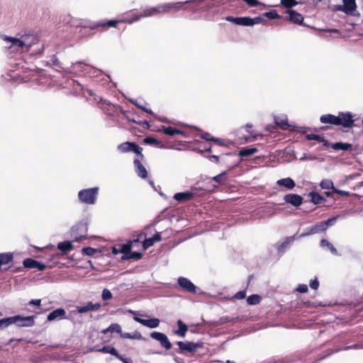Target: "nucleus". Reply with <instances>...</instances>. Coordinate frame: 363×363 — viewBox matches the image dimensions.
Instances as JSON below:
<instances>
[{
	"instance_id": "obj_40",
	"label": "nucleus",
	"mask_w": 363,
	"mask_h": 363,
	"mask_svg": "<svg viewBox=\"0 0 363 363\" xmlns=\"http://www.w3.org/2000/svg\"><path fill=\"white\" fill-rule=\"evenodd\" d=\"M261 296L258 294H252L247 298V302L249 305H256L261 301Z\"/></svg>"
},
{
	"instance_id": "obj_46",
	"label": "nucleus",
	"mask_w": 363,
	"mask_h": 363,
	"mask_svg": "<svg viewBox=\"0 0 363 363\" xmlns=\"http://www.w3.org/2000/svg\"><path fill=\"white\" fill-rule=\"evenodd\" d=\"M338 217H339V216H333V217H331V218H328L326 220L321 221L323 224V223L325 224L324 225V228H325V230H327V228L329 226H332V225H334V223H335V221L337 220Z\"/></svg>"
},
{
	"instance_id": "obj_29",
	"label": "nucleus",
	"mask_w": 363,
	"mask_h": 363,
	"mask_svg": "<svg viewBox=\"0 0 363 363\" xmlns=\"http://www.w3.org/2000/svg\"><path fill=\"white\" fill-rule=\"evenodd\" d=\"M320 245L321 247L328 250L333 255H338L337 250L328 240L322 239Z\"/></svg>"
},
{
	"instance_id": "obj_45",
	"label": "nucleus",
	"mask_w": 363,
	"mask_h": 363,
	"mask_svg": "<svg viewBox=\"0 0 363 363\" xmlns=\"http://www.w3.org/2000/svg\"><path fill=\"white\" fill-rule=\"evenodd\" d=\"M12 325V320L11 317L0 319V330H3Z\"/></svg>"
},
{
	"instance_id": "obj_62",
	"label": "nucleus",
	"mask_w": 363,
	"mask_h": 363,
	"mask_svg": "<svg viewBox=\"0 0 363 363\" xmlns=\"http://www.w3.org/2000/svg\"><path fill=\"white\" fill-rule=\"evenodd\" d=\"M142 257V253L139 252H130L128 258L133 259H139Z\"/></svg>"
},
{
	"instance_id": "obj_31",
	"label": "nucleus",
	"mask_w": 363,
	"mask_h": 363,
	"mask_svg": "<svg viewBox=\"0 0 363 363\" xmlns=\"http://www.w3.org/2000/svg\"><path fill=\"white\" fill-rule=\"evenodd\" d=\"M13 259V254L12 252L0 253V266L10 263L12 262Z\"/></svg>"
},
{
	"instance_id": "obj_26",
	"label": "nucleus",
	"mask_w": 363,
	"mask_h": 363,
	"mask_svg": "<svg viewBox=\"0 0 363 363\" xmlns=\"http://www.w3.org/2000/svg\"><path fill=\"white\" fill-rule=\"evenodd\" d=\"M74 246L72 241H63L57 244V248L62 253L67 254L73 249Z\"/></svg>"
},
{
	"instance_id": "obj_20",
	"label": "nucleus",
	"mask_w": 363,
	"mask_h": 363,
	"mask_svg": "<svg viewBox=\"0 0 363 363\" xmlns=\"http://www.w3.org/2000/svg\"><path fill=\"white\" fill-rule=\"evenodd\" d=\"M65 310L62 308H59L50 312L47 317V320L50 322L60 320L65 317Z\"/></svg>"
},
{
	"instance_id": "obj_49",
	"label": "nucleus",
	"mask_w": 363,
	"mask_h": 363,
	"mask_svg": "<svg viewBox=\"0 0 363 363\" xmlns=\"http://www.w3.org/2000/svg\"><path fill=\"white\" fill-rule=\"evenodd\" d=\"M240 26H252V18L249 16L240 17Z\"/></svg>"
},
{
	"instance_id": "obj_56",
	"label": "nucleus",
	"mask_w": 363,
	"mask_h": 363,
	"mask_svg": "<svg viewBox=\"0 0 363 363\" xmlns=\"http://www.w3.org/2000/svg\"><path fill=\"white\" fill-rule=\"evenodd\" d=\"M225 20L228 22H231L240 26V17H233L231 16H228L225 17Z\"/></svg>"
},
{
	"instance_id": "obj_21",
	"label": "nucleus",
	"mask_w": 363,
	"mask_h": 363,
	"mask_svg": "<svg viewBox=\"0 0 363 363\" xmlns=\"http://www.w3.org/2000/svg\"><path fill=\"white\" fill-rule=\"evenodd\" d=\"M134 167L135 169V172L138 176L141 177L142 179H145L147 177V172L145 167L143 165L140 161L138 159H135L134 160Z\"/></svg>"
},
{
	"instance_id": "obj_23",
	"label": "nucleus",
	"mask_w": 363,
	"mask_h": 363,
	"mask_svg": "<svg viewBox=\"0 0 363 363\" xmlns=\"http://www.w3.org/2000/svg\"><path fill=\"white\" fill-rule=\"evenodd\" d=\"M159 131L164 133L166 135L174 136L175 135H184V132L177 128H172L171 126L162 125Z\"/></svg>"
},
{
	"instance_id": "obj_3",
	"label": "nucleus",
	"mask_w": 363,
	"mask_h": 363,
	"mask_svg": "<svg viewBox=\"0 0 363 363\" xmlns=\"http://www.w3.org/2000/svg\"><path fill=\"white\" fill-rule=\"evenodd\" d=\"M99 191L98 186L83 189L78 192V200L80 203L86 205H94L97 201Z\"/></svg>"
},
{
	"instance_id": "obj_59",
	"label": "nucleus",
	"mask_w": 363,
	"mask_h": 363,
	"mask_svg": "<svg viewBox=\"0 0 363 363\" xmlns=\"http://www.w3.org/2000/svg\"><path fill=\"white\" fill-rule=\"evenodd\" d=\"M132 248V244L129 242L125 245L122 246L121 252L124 254H128L130 252Z\"/></svg>"
},
{
	"instance_id": "obj_37",
	"label": "nucleus",
	"mask_w": 363,
	"mask_h": 363,
	"mask_svg": "<svg viewBox=\"0 0 363 363\" xmlns=\"http://www.w3.org/2000/svg\"><path fill=\"white\" fill-rule=\"evenodd\" d=\"M97 352H101L103 353H108L111 354L116 357L118 356V351L112 346L110 345H105L102 348H100L99 350H97Z\"/></svg>"
},
{
	"instance_id": "obj_64",
	"label": "nucleus",
	"mask_w": 363,
	"mask_h": 363,
	"mask_svg": "<svg viewBox=\"0 0 363 363\" xmlns=\"http://www.w3.org/2000/svg\"><path fill=\"white\" fill-rule=\"evenodd\" d=\"M116 358L120 359L123 363H133V361L130 358H125L123 356H121L119 353L118 356H117Z\"/></svg>"
},
{
	"instance_id": "obj_44",
	"label": "nucleus",
	"mask_w": 363,
	"mask_h": 363,
	"mask_svg": "<svg viewBox=\"0 0 363 363\" xmlns=\"http://www.w3.org/2000/svg\"><path fill=\"white\" fill-rule=\"evenodd\" d=\"M82 252L83 255L87 256H94L96 252H99V250L96 248H93L91 247H86L82 248Z\"/></svg>"
},
{
	"instance_id": "obj_17",
	"label": "nucleus",
	"mask_w": 363,
	"mask_h": 363,
	"mask_svg": "<svg viewBox=\"0 0 363 363\" xmlns=\"http://www.w3.org/2000/svg\"><path fill=\"white\" fill-rule=\"evenodd\" d=\"M101 307V305L99 303H93L91 301H89L84 306H77L76 310L79 313H85L89 311H96Z\"/></svg>"
},
{
	"instance_id": "obj_27",
	"label": "nucleus",
	"mask_w": 363,
	"mask_h": 363,
	"mask_svg": "<svg viewBox=\"0 0 363 363\" xmlns=\"http://www.w3.org/2000/svg\"><path fill=\"white\" fill-rule=\"evenodd\" d=\"M177 323L178 325V330L174 331V334L181 337H184L188 330L187 325L184 323L182 320H178Z\"/></svg>"
},
{
	"instance_id": "obj_11",
	"label": "nucleus",
	"mask_w": 363,
	"mask_h": 363,
	"mask_svg": "<svg viewBox=\"0 0 363 363\" xmlns=\"http://www.w3.org/2000/svg\"><path fill=\"white\" fill-rule=\"evenodd\" d=\"M197 188H191L190 191L176 193L173 198L179 202H184L194 197L197 194Z\"/></svg>"
},
{
	"instance_id": "obj_39",
	"label": "nucleus",
	"mask_w": 363,
	"mask_h": 363,
	"mask_svg": "<svg viewBox=\"0 0 363 363\" xmlns=\"http://www.w3.org/2000/svg\"><path fill=\"white\" fill-rule=\"evenodd\" d=\"M320 186L323 189H332L333 191L335 189L333 181L328 179H323L320 183Z\"/></svg>"
},
{
	"instance_id": "obj_54",
	"label": "nucleus",
	"mask_w": 363,
	"mask_h": 363,
	"mask_svg": "<svg viewBox=\"0 0 363 363\" xmlns=\"http://www.w3.org/2000/svg\"><path fill=\"white\" fill-rule=\"evenodd\" d=\"M144 142L147 144H150V145H158L160 144V141L158 140L156 138H154L152 137H146L144 140Z\"/></svg>"
},
{
	"instance_id": "obj_50",
	"label": "nucleus",
	"mask_w": 363,
	"mask_h": 363,
	"mask_svg": "<svg viewBox=\"0 0 363 363\" xmlns=\"http://www.w3.org/2000/svg\"><path fill=\"white\" fill-rule=\"evenodd\" d=\"M306 139L308 140H314L318 143H322L323 141H324V137L319 135H316V134H308L306 135Z\"/></svg>"
},
{
	"instance_id": "obj_8",
	"label": "nucleus",
	"mask_w": 363,
	"mask_h": 363,
	"mask_svg": "<svg viewBox=\"0 0 363 363\" xmlns=\"http://www.w3.org/2000/svg\"><path fill=\"white\" fill-rule=\"evenodd\" d=\"M343 5H337L335 7L337 11H342L347 15H354L357 4L355 0H342Z\"/></svg>"
},
{
	"instance_id": "obj_55",
	"label": "nucleus",
	"mask_w": 363,
	"mask_h": 363,
	"mask_svg": "<svg viewBox=\"0 0 363 363\" xmlns=\"http://www.w3.org/2000/svg\"><path fill=\"white\" fill-rule=\"evenodd\" d=\"M314 235L313 234V232H312V228L311 227H308L306 228L303 233H302L301 234H300L298 238H305V237H307V236H309V235Z\"/></svg>"
},
{
	"instance_id": "obj_47",
	"label": "nucleus",
	"mask_w": 363,
	"mask_h": 363,
	"mask_svg": "<svg viewBox=\"0 0 363 363\" xmlns=\"http://www.w3.org/2000/svg\"><path fill=\"white\" fill-rule=\"evenodd\" d=\"M281 4L288 9L296 6L298 2L296 0H281Z\"/></svg>"
},
{
	"instance_id": "obj_18",
	"label": "nucleus",
	"mask_w": 363,
	"mask_h": 363,
	"mask_svg": "<svg viewBox=\"0 0 363 363\" xmlns=\"http://www.w3.org/2000/svg\"><path fill=\"white\" fill-rule=\"evenodd\" d=\"M296 235H297V234H295L292 236L286 238L285 240L281 244H279L278 245L277 251L280 255H284V252H286V250L290 247V246L294 242V240L296 238Z\"/></svg>"
},
{
	"instance_id": "obj_33",
	"label": "nucleus",
	"mask_w": 363,
	"mask_h": 363,
	"mask_svg": "<svg viewBox=\"0 0 363 363\" xmlns=\"http://www.w3.org/2000/svg\"><path fill=\"white\" fill-rule=\"evenodd\" d=\"M49 64L55 67L56 70L60 71V69L66 72L67 67H64L62 63L59 61L55 55H52L48 62Z\"/></svg>"
},
{
	"instance_id": "obj_57",
	"label": "nucleus",
	"mask_w": 363,
	"mask_h": 363,
	"mask_svg": "<svg viewBox=\"0 0 363 363\" xmlns=\"http://www.w3.org/2000/svg\"><path fill=\"white\" fill-rule=\"evenodd\" d=\"M310 287L313 290H317L319 287V281L318 280V278L315 277L313 279H311L309 282Z\"/></svg>"
},
{
	"instance_id": "obj_1",
	"label": "nucleus",
	"mask_w": 363,
	"mask_h": 363,
	"mask_svg": "<svg viewBox=\"0 0 363 363\" xmlns=\"http://www.w3.org/2000/svg\"><path fill=\"white\" fill-rule=\"evenodd\" d=\"M2 39L8 44L6 48L11 52H28L33 45L37 43L38 38L34 35H24L21 38L2 35Z\"/></svg>"
},
{
	"instance_id": "obj_4",
	"label": "nucleus",
	"mask_w": 363,
	"mask_h": 363,
	"mask_svg": "<svg viewBox=\"0 0 363 363\" xmlns=\"http://www.w3.org/2000/svg\"><path fill=\"white\" fill-rule=\"evenodd\" d=\"M117 150L121 153H126L129 152H133L140 157H143L142 147L138 146L135 143L133 142H125L117 146Z\"/></svg>"
},
{
	"instance_id": "obj_52",
	"label": "nucleus",
	"mask_w": 363,
	"mask_h": 363,
	"mask_svg": "<svg viewBox=\"0 0 363 363\" xmlns=\"http://www.w3.org/2000/svg\"><path fill=\"white\" fill-rule=\"evenodd\" d=\"M154 244L155 242L151 238H146L145 237L144 241L143 242V248L145 250L150 247L152 246Z\"/></svg>"
},
{
	"instance_id": "obj_24",
	"label": "nucleus",
	"mask_w": 363,
	"mask_h": 363,
	"mask_svg": "<svg viewBox=\"0 0 363 363\" xmlns=\"http://www.w3.org/2000/svg\"><path fill=\"white\" fill-rule=\"evenodd\" d=\"M320 121L322 123H328L337 125V116H334L333 114H325L320 116Z\"/></svg>"
},
{
	"instance_id": "obj_15",
	"label": "nucleus",
	"mask_w": 363,
	"mask_h": 363,
	"mask_svg": "<svg viewBox=\"0 0 363 363\" xmlns=\"http://www.w3.org/2000/svg\"><path fill=\"white\" fill-rule=\"evenodd\" d=\"M177 283L183 289L191 293H196V286L189 279L180 277L177 279Z\"/></svg>"
},
{
	"instance_id": "obj_58",
	"label": "nucleus",
	"mask_w": 363,
	"mask_h": 363,
	"mask_svg": "<svg viewBox=\"0 0 363 363\" xmlns=\"http://www.w3.org/2000/svg\"><path fill=\"white\" fill-rule=\"evenodd\" d=\"M266 22L265 19L263 16H257L255 18H252V23H253V26L259 23H264Z\"/></svg>"
},
{
	"instance_id": "obj_30",
	"label": "nucleus",
	"mask_w": 363,
	"mask_h": 363,
	"mask_svg": "<svg viewBox=\"0 0 363 363\" xmlns=\"http://www.w3.org/2000/svg\"><path fill=\"white\" fill-rule=\"evenodd\" d=\"M308 196L311 197V202L315 205L320 204L325 201V199L323 196L315 191L310 192Z\"/></svg>"
},
{
	"instance_id": "obj_42",
	"label": "nucleus",
	"mask_w": 363,
	"mask_h": 363,
	"mask_svg": "<svg viewBox=\"0 0 363 363\" xmlns=\"http://www.w3.org/2000/svg\"><path fill=\"white\" fill-rule=\"evenodd\" d=\"M274 121L279 126H289L286 117L275 116Z\"/></svg>"
},
{
	"instance_id": "obj_10",
	"label": "nucleus",
	"mask_w": 363,
	"mask_h": 363,
	"mask_svg": "<svg viewBox=\"0 0 363 363\" xmlns=\"http://www.w3.org/2000/svg\"><path fill=\"white\" fill-rule=\"evenodd\" d=\"M93 67L89 65L84 62H76L75 63H72L70 67H67L66 72L78 74L81 72H88L90 69Z\"/></svg>"
},
{
	"instance_id": "obj_9",
	"label": "nucleus",
	"mask_w": 363,
	"mask_h": 363,
	"mask_svg": "<svg viewBox=\"0 0 363 363\" xmlns=\"http://www.w3.org/2000/svg\"><path fill=\"white\" fill-rule=\"evenodd\" d=\"M150 336L153 340L158 341L160 343V345L164 349L168 350L172 348V345L164 333L154 331L150 333Z\"/></svg>"
},
{
	"instance_id": "obj_41",
	"label": "nucleus",
	"mask_w": 363,
	"mask_h": 363,
	"mask_svg": "<svg viewBox=\"0 0 363 363\" xmlns=\"http://www.w3.org/2000/svg\"><path fill=\"white\" fill-rule=\"evenodd\" d=\"M324 223L323 224L322 222H319L315 223L313 225H311L312 232H313V234H317L321 232L325 231V229L324 228Z\"/></svg>"
},
{
	"instance_id": "obj_63",
	"label": "nucleus",
	"mask_w": 363,
	"mask_h": 363,
	"mask_svg": "<svg viewBox=\"0 0 363 363\" xmlns=\"http://www.w3.org/2000/svg\"><path fill=\"white\" fill-rule=\"evenodd\" d=\"M246 296V292L245 290L240 291L237 292L235 295V298L237 299H243Z\"/></svg>"
},
{
	"instance_id": "obj_36",
	"label": "nucleus",
	"mask_w": 363,
	"mask_h": 363,
	"mask_svg": "<svg viewBox=\"0 0 363 363\" xmlns=\"http://www.w3.org/2000/svg\"><path fill=\"white\" fill-rule=\"evenodd\" d=\"M331 147L335 150H347L352 147V145L347 143L337 142L333 143Z\"/></svg>"
},
{
	"instance_id": "obj_16",
	"label": "nucleus",
	"mask_w": 363,
	"mask_h": 363,
	"mask_svg": "<svg viewBox=\"0 0 363 363\" xmlns=\"http://www.w3.org/2000/svg\"><path fill=\"white\" fill-rule=\"evenodd\" d=\"M134 320L141 325L150 328H156L159 326L160 320L158 318H153L150 319H143L139 317L135 316Z\"/></svg>"
},
{
	"instance_id": "obj_19",
	"label": "nucleus",
	"mask_w": 363,
	"mask_h": 363,
	"mask_svg": "<svg viewBox=\"0 0 363 363\" xmlns=\"http://www.w3.org/2000/svg\"><path fill=\"white\" fill-rule=\"evenodd\" d=\"M23 264L26 268L38 269L40 271H43L46 268V265L45 264L31 258L25 259L23 262Z\"/></svg>"
},
{
	"instance_id": "obj_12",
	"label": "nucleus",
	"mask_w": 363,
	"mask_h": 363,
	"mask_svg": "<svg viewBox=\"0 0 363 363\" xmlns=\"http://www.w3.org/2000/svg\"><path fill=\"white\" fill-rule=\"evenodd\" d=\"M86 228L84 224L79 223L72 228L74 242H79L86 238Z\"/></svg>"
},
{
	"instance_id": "obj_7",
	"label": "nucleus",
	"mask_w": 363,
	"mask_h": 363,
	"mask_svg": "<svg viewBox=\"0 0 363 363\" xmlns=\"http://www.w3.org/2000/svg\"><path fill=\"white\" fill-rule=\"evenodd\" d=\"M353 116V114L349 111L339 112L337 116V125H342L344 128H352L354 122Z\"/></svg>"
},
{
	"instance_id": "obj_6",
	"label": "nucleus",
	"mask_w": 363,
	"mask_h": 363,
	"mask_svg": "<svg viewBox=\"0 0 363 363\" xmlns=\"http://www.w3.org/2000/svg\"><path fill=\"white\" fill-rule=\"evenodd\" d=\"M12 324H16L19 327H31L35 324L34 315L21 316L16 315L11 317Z\"/></svg>"
},
{
	"instance_id": "obj_60",
	"label": "nucleus",
	"mask_w": 363,
	"mask_h": 363,
	"mask_svg": "<svg viewBox=\"0 0 363 363\" xmlns=\"http://www.w3.org/2000/svg\"><path fill=\"white\" fill-rule=\"evenodd\" d=\"M146 237V234L144 233H140L138 235L136 238H134L132 241H130V242L132 244V245L134 243L140 242L142 239L145 238Z\"/></svg>"
},
{
	"instance_id": "obj_61",
	"label": "nucleus",
	"mask_w": 363,
	"mask_h": 363,
	"mask_svg": "<svg viewBox=\"0 0 363 363\" xmlns=\"http://www.w3.org/2000/svg\"><path fill=\"white\" fill-rule=\"evenodd\" d=\"M296 291L299 293H306L308 291V286L306 284H298Z\"/></svg>"
},
{
	"instance_id": "obj_25",
	"label": "nucleus",
	"mask_w": 363,
	"mask_h": 363,
	"mask_svg": "<svg viewBox=\"0 0 363 363\" xmlns=\"http://www.w3.org/2000/svg\"><path fill=\"white\" fill-rule=\"evenodd\" d=\"M287 13L289 16V20L294 23L301 24L303 21V17L302 15L296 11L289 10Z\"/></svg>"
},
{
	"instance_id": "obj_51",
	"label": "nucleus",
	"mask_w": 363,
	"mask_h": 363,
	"mask_svg": "<svg viewBox=\"0 0 363 363\" xmlns=\"http://www.w3.org/2000/svg\"><path fill=\"white\" fill-rule=\"evenodd\" d=\"M227 174V172H221L220 174L213 177L212 178V179L213 181H215L216 182H218L219 184H221L224 182L225 179V176Z\"/></svg>"
},
{
	"instance_id": "obj_13",
	"label": "nucleus",
	"mask_w": 363,
	"mask_h": 363,
	"mask_svg": "<svg viewBox=\"0 0 363 363\" xmlns=\"http://www.w3.org/2000/svg\"><path fill=\"white\" fill-rule=\"evenodd\" d=\"M185 1L184 2H172V3H167L164 4L158 5V9L160 10V13H166L170 12L172 10L178 11L181 9V6L182 4H186Z\"/></svg>"
},
{
	"instance_id": "obj_32",
	"label": "nucleus",
	"mask_w": 363,
	"mask_h": 363,
	"mask_svg": "<svg viewBox=\"0 0 363 363\" xmlns=\"http://www.w3.org/2000/svg\"><path fill=\"white\" fill-rule=\"evenodd\" d=\"M144 18L152 17L160 14L158 6L145 9L142 11Z\"/></svg>"
},
{
	"instance_id": "obj_28",
	"label": "nucleus",
	"mask_w": 363,
	"mask_h": 363,
	"mask_svg": "<svg viewBox=\"0 0 363 363\" xmlns=\"http://www.w3.org/2000/svg\"><path fill=\"white\" fill-rule=\"evenodd\" d=\"M258 150L254 147H245L242 148L239 152L238 155L241 157H247L249 156L252 155L253 154L257 152Z\"/></svg>"
},
{
	"instance_id": "obj_22",
	"label": "nucleus",
	"mask_w": 363,
	"mask_h": 363,
	"mask_svg": "<svg viewBox=\"0 0 363 363\" xmlns=\"http://www.w3.org/2000/svg\"><path fill=\"white\" fill-rule=\"evenodd\" d=\"M276 184L277 186L285 187L289 190H291L296 186L295 182L291 177L278 179Z\"/></svg>"
},
{
	"instance_id": "obj_43",
	"label": "nucleus",
	"mask_w": 363,
	"mask_h": 363,
	"mask_svg": "<svg viewBox=\"0 0 363 363\" xmlns=\"http://www.w3.org/2000/svg\"><path fill=\"white\" fill-rule=\"evenodd\" d=\"M143 18H144L143 16V13L140 12L139 13H133L132 18L124 19L123 21L128 24H131L134 22L140 21Z\"/></svg>"
},
{
	"instance_id": "obj_35",
	"label": "nucleus",
	"mask_w": 363,
	"mask_h": 363,
	"mask_svg": "<svg viewBox=\"0 0 363 363\" xmlns=\"http://www.w3.org/2000/svg\"><path fill=\"white\" fill-rule=\"evenodd\" d=\"M108 332L117 333H119L121 336V333H123L121 327L118 323H112L106 329L103 330L104 333H107Z\"/></svg>"
},
{
	"instance_id": "obj_34",
	"label": "nucleus",
	"mask_w": 363,
	"mask_h": 363,
	"mask_svg": "<svg viewBox=\"0 0 363 363\" xmlns=\"http://www.w3.org/2000/svg\"><path fill=\"white\" fill-rule=\"evenodd\" d=\"M121 337L138 340H143L142 335L138 331L133 333H121Z\"/></svg>"
},
{
	"instance_id": "obj_38",
	"label": "nucleus",
	"mask_w": 363,
	"mask_h": 363,
	"mask_svg": "<svg viewBox=\"0 0 363 363\" xmlns=\"http://www.w3.org/2000/svg\"><path fill=\"white\" fill-rule=\"evenodd\" d=\"M201 138L206 141H213L216 143H218V145H223L222 141L217 138L213 137L210 133H203L201 135Z\"/></svg>"
},
{
	"instance_id": "obj_48",
	"label": "nucleus",
	"mask_w": 363,
	"mask_h": 363,
	"mask_svg": "<svg viewBox=\"0 0 363 363\" xmlns=\"http://www.w3.org/2000/svg\"><path fill=\"white\" fill-rule=\"evenodd\" d=\"M263 16L268 18L269 19H277L280 18V16L276 10H271L268 12H266L263 14Z\"/></svg>"
},
{
	"instance_id": "obj_14",
	"label": "nucleus",
	"mask_w": 363,
	"mask_h": 363,
	"mask_svg": "<svg viewBox=\"0 0 363 363\" xmlns=\"http://www.w3.org/2000/svg\"><path fill=\"white\" fill-rule=\"evenodd\" d=\"M284 200L286 203H289L294 207H299L303 203V199L296 194H288L284 196Z\"/></svg>"
},
{
	"instance_id": "obj_53",
	"label": "nucleus",
	"mask_w": 363,
	"mask_h": 363,
	"mask_svg": "<svg viewBox=\"0 0 363 363\" xmlns=\"http://www.w3.org/2000/svg\"><path fill=\"white\" fill-rule=\"evenodd\" d=\"M112 297H113V296H112V294L110 290H108V289H104L103 290L102 294H101V298L104 301H108V300L111 299Z\"/></svg>"
},
{
	"instance_id": "obj_2",
	"label": "nucleus",
	"mask_w": 363,
	"mask_h": 363,
	"mask_svg": "<svg viewBox=\"0 0 363 363\" xmlns=\"http://www.w3.org/2000/svg\"><path fill=\"white\" fill-rule=\"evenodd\" d=\"M68 18H69L70 20L67 23H69L72 27L89 28L91 30H96L99 28L103 29L110 27L116 28L119 22L118 21L116 20H102L100 21L94 22L87 19H77L71 18L69 16H68Z\"/></svg>"
},
{
	"instance_id": "obj_5",
	"label": "nucleus",
	"mask_w": 363,
	"mask_h": 363,
	"mask_svg": "<svg viewBox=\"0 0 363 363\" xmlns=\"http://www.w3.org/2000/svg\"><path fill=\"white\" fill-rule=\"evenodd\" d=\"M176 344L179 346V350L176 351L177 353H194L201 347V344L199 342L189 341H177Z\"/></svg>"
}]
</instances>
